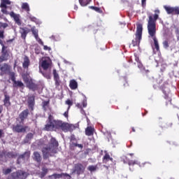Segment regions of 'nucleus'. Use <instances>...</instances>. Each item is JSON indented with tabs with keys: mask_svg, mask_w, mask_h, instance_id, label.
<instances>
[{
	"mask_svg": "<svg viewBox=\"0 0 179 179\" xmlns=\"http://www.w3.org/2000/svg\"><path fill=\"white\" fill-rule=\"evenodd\" d=\"M159 19V14H155L154 17L152 15L149 16L148 22V31L149 36L152 38L154 41L153 50H155L157 52H160V46L159 45V41L156 38V21Z\"/></svg>",
	"mask_w": 179,
	"mask_h": 179,
	"instance_id": "f257e3e1",
	"label": "nucleus"
},
{
	"mask_svg": "<svg viewBox=\"0 0 179 179\" xmlns=\"http://www.w3.org/2000/svg\"><path fill=\"white\" fill-rule=\"evenodd\" d=\"M58 146L59 144L55 138L52 137L48 143V147H45L42 149V153L43 155V159H46L50 157V156H52L51 153L55 155L57 153V150H58Z\"/></svg>",
	"mask_w": 179,
	"mask_h": 179,
	"instance_id": "f03ea898",
	"label": "nucleus"
},
{
	"mask_svg": "<svg viewBox=\"0 0 179 179\" xmlns=\"http://www.w3.org/2000/svg\"><path fill=\"white\" fill-rule=\"evenodd\" d=\"M143 31V27L142 24H137V29L136 32V38L131 42L133 47H136L141 44V40H142V31Z\"/></svg>",
	"mask_w": 179,
	"mask_h": 179,
	"instance_id": "7ed1b4c3",
	"label": "nucleus"
},
{
	"mask_svg": "<svg viewBox=\"0 0 179 179\" xmlns=\"http://www.w3.org/2000/svg\"><path fill=\"white\" fill-rule=\"evenodd\" d=\"M24 123H21L20 121L17 122L16 120V124H13L12 126V131L13 132H16L17 134H22L26 132L29 127L23 126Z\"/></svg>",
	"mask_w": 179,
	"mask_h": 179,
	"instance_id": "20e7f679",
	"label": "nucleus"
},
{
	"mask_svg": "<svg viewBox=\"0 0 179 179\" xmlns=\"http://www.w3.org/2000/svg\"><path fill=\"white\" fill-rule=\"evenodd\" d=\"M62 121L53 120L51 124H46L45 125V131H54V129H59L62 125Z\"/></svg>",
	"mask_w": 179,
	"mask_h": 179,
	"instance_id": "39448f33",
	"label": "nucleus"
},
{
	"mask_svg": "<svg viewBox=\"0 0 179 179\" xmlns=\"http://www.w3.org/2000/svg\"><path fill=\"white\" fill-rule=\"evenodd\" d=\"M27 178V172L22 170L13 172L10 174L8 179H26Z\"/></svg>",
	"mask_w": 179,
	"mask_h": 179,
	"instance_id": "423d86ee",
	"label": "nucleus"
},
{
	"mask_svg": "<svg viewBox=\"0 0 179 179\" xmlns=\"http://www.w3.org/2000/svg\"><path fill=\"white\" fill-rule=\"evenodd\" d=\"M164 9H165L166 13L168 15H179V7H171L169 6H164Z\"/></svg>",
	"mask_w": 179,
	"mask_h": 179,
	"instance_id": "0eeeda50",
	"label": "nucleus"
},
{
	"mask_svg": "<svg viewBox=\"0 0 179 179\" xmlns=\"http://www.w3.org/2000/svg\"><path fill=\"white\" fill-rule=\"evenodd\" d=\"M30 151L24 152L23 154L20 155L17 159V164H20L22 162H27L30 159Z\"/></svg>",
	"mask_w": 179,
	"mask_h": 179,
	"instance_id": "6e6552de",
	"label": "nucleus"
},
{
	"mask_svg": "<svg viewBox=\"0 0 179 179\" xmlns=\"http://www.w3.org/2000/svg\"><path fill=\"white\" fill-rule=\"evenodd\" d=\"M85 170H86V166H83V164L80 163H78L74 166L73 173H76L78 176H80V174H83L85 173Z\"/></svg>",
	"mask_w": 179,
	"mask_h": 179,
	"instance_id": "1a4fd4ad",
	"label": "nucleus"
},
{
	"mask_svg": "<svg viewBox=\"0 0 179 179\" xmlns=\"http://www.w3.org/2000/svg\"><path fill=\"white\" fill-rule=\"evenodd\" d=\"M29 117V109L24 110L22 113H20L18 117L16 118L17 122H19V121L21 123H24V120H27V117Z\"/></svg>",
	"mask_w": 179,
	"mask_h": 179,
	"instance_id": "9d476101",
	"label": "nucleus"
},
{
	"mask_svg": "<svg viewBox=\"0 0 179 179\" xmlns=\"http://www.w3.org/2000/svg\"><path fill=\"white\" fill-rule=\"evenodd\" d=\"M52 62L50 57H45L42 60L41 66L44 71H47L50 66H51Z\"/></svg>",
	"mask_w": 179,
	"mask_h": 179,
	"instance_id": "9b49d317",
	"label": "nucleus"
},
{
	"mask_svg": "<svg viewBox=\"0 0 179 179\" xmlns=\"http://www.w3.org/2000/svg\"><path fill=\"white\" fill-rule=\"evenodd\" d=\"M9 59V52L7 48L1 49V55L0 56V64Z\"/></svg>",
	"mask_w": 179,
	"mask_h": 179,
	"instance_id": "f8f14e48",
	"label": "nucleus"
},
{
	"mask_svg": "<svg viewBox=\"0 0 179 179\" xmlns=\"http://www.w3.org/2000/svg\"><path fill=\"white\" fill-rule=\"evenodd\" d=\"M10 17H13L14 19L15 22L17 26H22V20H20V14H16L15 12L11 11L9 13Z\"/></svg>",
	"mask_w": 179,
	"mask_h": 179,
	"instance_id": "ddd939ff",
	"label": "nucleus"
},
{
	"mask_svg": "<svg viewBox=\"0 0 179 179\" xmlns=\"http://www.w3.org/2000/svg\"><path fill=\"white\" fill-rule=\"evenodd\" d=\"M10 1L9 0H1L0 7L3 8L1 9L2 13H4L5 15H8V11L6 9L8 8V6L6 5H10Z\"/></svg>",
	"mask_w": 179,
	"mask_h": 179,
	"instance_id": "4468645a",
	"label": "nucleus"
},
{
	"mask_svg": "<svg viewBox=\"0 0 179 179\" xmlns=\"http://www.w3.org/2000/svg\"><path fill=\"white\" fill-rule=\"evenodd\" d=\"M53 79L55 80L56 87H59V85H61V80L59 79V74H58L56 69H53Z\"/></svg>",
	"mask_w": 179,
	"mask_h": 179,
	"instance_id": "2eb2a0df",
	"label": "nucleus"
},
{
	"mask_svg": "<svg viewBox=\"0 0 179 179\" xmlns=\"http://www.w3.org/2000/svg\"><path fill=\"white\" fill-rule=\"evenodd\" d=\"M69 177V174L68 173H53L52 175H50L48 176V178L50 179H59V178H62V177Z\"/></svg>",
	"mask_w": 179,
	"mask_h": 179,
	"instance_id": "dca6fc26",
	"label": "nucleus"
},
{
	"mask_svg": "<svg viewBox=\"0 0 179 179\" xmlns=\"http://www.w3.org/2000/svg\"><path fill=\"white\" fill-rule=\"evenodd\" d=\"M0 71H1V75H5L8 73V72H10V66L8 64L4 63L3 66L0 68Z\"/></svg>",
	"mask_w": 179,
	"mask_h": 179,
	"instance_id": "f3484780",
	"label": "nucleus"
},
{
	"mask_svg": "<svg viewBox=\"0 0 179 179\" xmlns=\"http://www.w3.org/2000/svg\"><path fill=\"white\" fill-rule=\"evenodd\" d=\"M26 85L27 87H28V89H30L31 90H33V92H36V90L38 89V86L33 82V80H30V81Z\"/></svg>",
	"mask_w": 179,
	"mask_h": 179,
	"instance_id": "a211bd4d",
	"label": "nucleus"
},
{
	"mask_svg": "<svg viewBox=\"0 0 179 179\" xmlns=\"http://www.w3.org/2000/svg\"><path fill=\"white\" fill-rule=\"evenodd\" d=\"M32 159L34 160V162H36L37 163H41V155H40L39 152L35 151L33 153Z\"/></svg>",
	"mask_w": 179,
	"mask_h": 179,
	"instance_id": "6ab92c4d",
	"label": "nucleus"
},
{
	"mask_svg": "<svg viewBox=\"0 0 179 179\" xmlns=\"http://www.w3.org/2000/svg\"><path fill=\"white\" fill-rule=\"evenodd\" d=\"M30 33V29L27 27H24V28H20V34H21V37L24 40H26V37L27 36V34Z\"/></svg>",
	"mask_w": 179,
	"mask_h": 179,
	"instance_id": "aec40b11",
	"label": "nucleus"
},
{
	"mask_svg": "<svg viewBox=\"0 0 179 179\" xmlns=\"http://www.w3.org/2000/svg\"><path fill=\"white\" fill-rule=\"evenodd\" d=\"M85 135L87 136H93V135H94V127L92 126H88L85 129Z\"/></svg>",
	"mask_w": 179,
	"mask_h": 179,
	"instance_id": "412c9836",
	"label": "nucleus"
},
{
	"mask_svg": "<svg viewBox=\"0 0 179 179\" xmlns=\"http://www.w3.org/2000/svg\"><path fill=\"white\" fill-rule=\"evenodd\" d=\"M30 66V59L27 56H24V61L22 62V67L24 69H29Z\"/></svg>",
	"mask_w": 179,
	"mask_h": 179,
	"instance_id": "4be33fe9",
	"label": "nucleus"
},
{
	"mask_svg": "<svg viewBox=\"0 0 179 179\" xmlns=\"http://www.w3.org/2000/svg\"><path fill=\"white\" fill-rule=\"evenodd\" d=\"M60 129H62V131H63L64 132H69V131H71V124L62 122Z\"/></svg>",
	"mask_w": 179,
	"mask_h": 179,
	"instance_id": "5701e85b",
	"label": "nucleus"
},
{
	"mask_svg": "<svg viewBox=\"0 0 179 179\" xmlns=\"http://www.w3.org/2000/svg\"><path fill=\"white\" fill-rule=\"evenodd\" d=\"M113 157H110V154H108V152H107V151H105V155L103 157L102 162L103 163H104L105 164H107V163H108V162H113Z\"/></svg>",
	"mask_w": 179,
	"mask_h": 179,
	"instance_id": "b1692460",
	"label": "nucleus"
},
{
	"mask_svg": "<svg viewBox=\"0 0 179 179\" xmlns=\"http://www.w3.org/2000/svg\"><path fill=\"white\" fill-rule=\"evenodd\" d=\"M4 99H3V106H5V107H10V96H9V95L8 94H5L4 95Z\"/></svg>",
	"mask_w": 179,
	"mask_h": 179,
	"instance_id": "393cba45",
	"label": "nucleus"
},
{
	"mask_svg": "<svg viewBox=\"0 0 179 179\" xmlns=\"http://www.w3.org/2000/svg\"><path fill=\"white\" fill-rule=\"evenodd\" d=\"M69 87L71 90H76V89H78V82L75 80H71L70 81Z\"/></svg>",
	"mask_w": 179,
	"mask_h": 179,
	"instance_id": "a878e982",
	"label": "nucleus"
},
{
	"mask_svg": "<svg viewBox=\"0 0 179 179\" xmlns=\"http://www.w3.org/2000/svg\"><path fill=\"white\" fill-rule=\"evenodd\" d=\"M34 136V134H33V133H28L25 138L24 139V143H29V142H30V141L33 139Z\"/></svg>",
	"mask_w": 179,
	"mask_h": 179,
	"instance_id": "bb28decb",
	"label": "nucleus"
},
{
	"mask_svg": "<svg viewBox=\"0 0 179 179\" xmlns=\"http://www.w3.org/2000/svg\"><path fill=\"white\" fill-rule=\"evenodd\" d=\"M28 104L31 108H33V107H34V96H31L29 97Z\"/></svg>",
	"mask_w": 179,
	"mask_h": 179,
	"instance_id": "cd10ccee",
	"label": "nucleus"
},
{
	"mask_svg": "<svg viewBox=\"0 0 179 179\" xmlns=\"http://www.w3.org/2000/svg\"><path fill=\"white\" fill-rule=\"evenodd\" d=\"M13 87H24V84H23L22 83V81H19V80L16 81L15 80V82H14L13 83Z\"/></svg>",
	"mask_w": 179,
	"mask_h": 179,
	"instance_id": "c85d7f7f",
	"label": "nucleus"
},
{
	"mask_svg": "<svg viewBox=\"0 0 179 179\" xmlns=\"http://www.w3.org/2000/svg\"><path fill=\"white\" fill-rule=\"evenodd\" d=\"M17 156V154L13 152H8L6 154V157H8V159H15Z\"/></svg>",
	"mask_w": 179,
	"mask_h": 179,
	"instance_id": "c756f323",
	"label": "nucleus"
},
{
	"mask_svg": "<svg viewBox=\"0 0 179 179\" xmlns=\"http://www.w3.org/2000/svg\"><path fill=\"white\" fill-rule=\"evenodd\" d=\"M31 31L32 32V34L34 36L36 39L38 38V30L36 29V27H33L31 29Z\"/></svg>",
	"mask_w": 179,
	"mask_h": 179,
	"instance_id": "7c9ffc66",
	"label": "nucleus"
},
{
	"mask_svg": "<svg viewBox=\"0 0 179 179\" xmlns=\"http://www.w3.org/2000/svg\"><path fill=\"white\" fill-rule=\"evenodd\" d=\"M90 2H92V0H79L80 5H81V6H87Z\"/></svg>",
	"mask_w": 179,
	"mask_h": 179,
	"instance_id": "2f4dec72",
	"label": "nucleus"
},
{
	"mask_svg": "<svg viewBox=\"0 0 179 179\" xmlns=\"http://www.w3.org/2000/svg\"><path fill=\"white\" fill-rule=\"evenodd\" d=\"M22 9H24L26 12H30V7L29 6V3H23L22 4Z\"/></svg>",
	"mask_w": 179,
	"mask_h": 179,
	"instance_id": "473e14b6",
	"label": "nucleus"
},
{
	"mask_svg": "<svg viewBox=\"0 0 179 179\" xmlns=\"http://www.w3.org/2000/svg\"><path fill=\"white\" fill-rule=\"evenodd\" d=\"M88 171L93 173V171H96L97 170V165H90L87 167Z\"/></svg>",
	"mask_w": 179,
	"mask_h": 179,
	"instance_id": "72a5a7b5",
	"label": "nucleus"
},
{
	"mask_svg": "<svg viewBox=\"0 0 179 179\" xmlns=\"http://www.w3.org/2000/svg\"><path fill=\"white\" fill-rule=\"evenodd\" d=\"M22 79H23L24 83H26V85H27V83H29L31 80L30 78H29V76H27V74H23Z\"/></svg>",
	"mask_w": 179,
	"mask_h": 179,
	"instance_id": "f704fd0d",
	"label": "nucleus"
},
{
	"mask_svg": "<svg viewBox=\"0 0 179 179\" xmlns=\"http://www.w3.org/2000/svg\"><path fill=\"white\" fill-rule=\"evenodd\" d=\"M47 173H48V169L44 167L42 168V173H41V178H43V177H45Z\"/></svg>",
	"mask_w": 179,
	"mask_h": 179,
	"instance_id": "c9c22d12",
	"label": "nucleus"
},
{
	"mask_svg": "<svg viewBox=\"0 0 179 179\" xmlns=\"http://www.w3.org/2000/svg\"><path fill=\"white\" fill-rule=\"evenodd\" d=\"M50 104V101H44L43 102V109L44 110V111H47V107H48Z\"/></svg>",
	"mask_w": 179,
	"mask_h": 179,
	"instance_id": "e433bc0d",
	"label": "nucleus"
},
{
	"mask_svg": "<svg viewBox=\"0 0 179 179\" xmlns=\"http://www.w3.org/2000/svg\"><path fill=\"white\" fill-rule=\"evenodd\" d=\"M9 76H10V78L13 83L16 81V77H15L14 72H10Z\"/></svg>",
	"mask_w": 179,
	"mask_h": 179,
	"instance_id": "4c0bfd02",
	"label": "nucleus"
},
{
	"mask_svg": "<svg viewBox=\"0 0 179 179\" xmlns=\"http://www.w3.org/2000/svg\"><path fill=\"white\" fill-rule=\"evenodd\" d=\"M126 163H127L129 166H135V164H136V161L128 159Z\"/></svg>",
	"mask_w": 179,
	"mask_h": 179,
	"instance_id": "58836bf2",
	"label": "nucleus"
},
{
	"mask_svg": "<svg viewBox=\"0 0 179 179\" xmlns=\"http://www.w3.org/2000/svg\"><path fill=\"white\" fill-rule=\"evenodd\" d=\"M53 117L52 115H49L48 118V123L47 124H51L55 120H53Z\"/></svg>",
	"mask_w": 179,
	"mask_h": 179,
	"instance_id": "ea45409f",
	"label": "nucleus"
},
{
	"mask_svg": "<svg viewBox=\"0 0 179 179\" xmlns=\"http://www.w3.org/2000/svg\"><path fill=\"white\" fill-rule=\"evenodd\" d=\"M3 174H5L6 176L8 175V174H10V173H12V169H3Z\"/></svg>",
	"mask_w": 179,
	"mask_h": 179,
	"instance_id": "a19ab883",
	"label": "nucleus"
},
{
	"mask_svg": "<svg viewBox=\"0 0 179 179\" xmlns=\"http://www.w3.org/2000/svg\"><path fill=\"white\" fill-rule=\"evenodd\" d=\"M163 45H164V48H169V39L165 40L163 43H162Z\"/></svg>",
	"mask_w": 179,
	"mask_h": 179,
	"instance_id": "79ce46f5",
	"label": "nucleus"
},
{
	"mask_svg": "<svg viewBox=\"0 0 179 179\" xmlns=\"http://www.w3.org/2000/svg\"><path fill=\"white\" fill-rule=\"evenodd\" d=\"M66 104H67L69 106L68 110H69V108H71V106H72V104H73V102H72V101H71V99H68L66 101Z\"/></svg>",
	"mask_w": 179,
	"mask_h": 179,
	"instance_id": "37998d69",
	"label": "nucleus"
},
{
	"mask_svg": "<svg viewBox=\"0 0 179 179\" xmlns=\"http://www.w3.org/2000/svg\"><path fill=\"white\" fill-rule=\"evenodd\" d=\"M8 23H3L0 22V29H6V27H8Z\"/></svg>",
	"mask_w": 179,
	"mask_h": 179,
	"instance_id": "c03bdc74",
	"label": "nucleus"
},
{
	"mask_svg": "<svg viewBox=\"0 0 179 179\" xmlns=\"http://www.w3.org/2000/svg\"><path fill=\"white\" fill-rule=\"evenodd\" d=\"M29 19L31 20V22H34V23H37V18L36 17L29 16Z\"/></svg>",
	"mask_w": 179,
	"mask_h": 179,
	"instance_id": "a18cd8bd",
	"label": "nucleus"
},
{
	"mask_svg": "<svg viewBox=\"0 0 179 179\" xmlns=\"http://www.w3.org/2000/svg\"><path fill=\"white\" fill-rule=\"evenodd\" d=\"M5 34V31L0 30V38H5V36L3 35Z\"/></svg>",
	"mask_w": 179,
	"mask_h": 179,
	"instance_id": "49530a36",
	"label": "nucleus"
},
{
	"mask_svg": "<svg viewBox=\"0 0 179 179\" xmlns=\"http://www.w3.org/2000/svg\"><path fill=\"white\" fill-rule=\"evenodd\" d=\"M36 41H38V44H41V45H44V42H43V41L41 40V38H38L36 39Z\"/></svg>",
	"mask_w": 179,
	"mask_h": 179,
	"instance_id": "de8ad7c7",
	"label": "nucleus"
},
{
	"mask_svg": "<svg viewBox=\"0 0 179 179\" xmlns=\"http://www.w3.org/2000/svg\"><path fill=\"white\" fill-rule=\"evenodd\" d=\"M134 57H135V61L137 62H141V60L139 59V57L138 56V54L134 53Z\"/></svg>",
	"mask_w": 179,
	"mask_h": 179,
	"instance_id": "09e8293b",
	"label": "nucleus"
},
{
	"mask_svg": "<svg viewBox=\"0 0 179 179\" xmlns=\"http://www.w3.org/2000/svg\"><path fill=\"white\" fill-rule=\"evenodd\" d=\"M0 45H1L2 48L1 49H4V48H8V46H6L3 44V42L2 41V40L0 39Z\"/></svg>",
	"mask_w": 179,
	"mask_h": 179,
	"instance_id": "8fccbe9b",
	"label": "nucleus"
},
{
	"mask_svg": "<svg viewBox=\"0 0 179 179\" xmlns=\"http://www.w3.org/2000/svg\"><path fill=\"white\" fill-rule=\"evenodd\" d=\"M137 65L138 68H139L140 69H141V68H143V64H142V62H137Z\"/></svg>",
	"mask_w": 179,
	"mask_h": 179,
	"instance_id": "3c124183",
	"label": "nucleus"
},
{
	"mask_svg": "<svg viewBox=\"0 0 179 179\" xmlns=\"http://www.w3.org/2000/svg\"><path fill=\"white\" fill-rule=\"evenodd\" d=\"M43 50H45V51H50V50H51V48L43 45Z\"/></svg>",
	"mask_w": 179,
	"mask_h": 179,
	"instance_id": "603ef678",
	"label": "nucleus"
},
{
	"mask_svg": "<svg viewBox=\"0 0 179 179\" xmlns=\"http://www.w3.org/2000/svg\"><path fill=\"white\" fill-rule=\"evenodd\" d=\"M82 104H83V107H87V102L86 101H83L82 102Z\"/></svg>",
	"mask_w": 179,
	"mask_h": 179,
	"instance_id": "864d4df0",
	"label": "nucleus"
},
{
	"mask_svg": "<svg viewBox=\"0 0 179 179\" xmlns=\"http://www.w3.org/2000/svg\"><path fill=\"white\" fill-rule=\"evenodd\" d=\"M5 133H3V129H0V139L1 138H2L3 136Z\"/></svg>",
	"mask_w": 179,
	"mask_h": 179,
	"instance_id": "5fc2aeb1",
	"label": "nucleus"
},
{
	"mask_svg": "<svg viewBox=\"0 0 179 179\" xmlns=\"http://www.w3.org/2000/svg\"><path fill=\"white\" fill-rule=\"evenodd\" d=\"M43 76L46 78V79H50V74H45V73H43Z\"/></svg>",
	"mask_w": 179,
	"mask_h": 179,
	"instance_id": "6e6d98bb",
	"label": "nucleus"
},
{
	"mask_svg": "<svg viewBox=\"0 0 179 179\" xmlns=\"http://www.w3.org/2000/svg\"><path fill=\"white\" fill-rule=\"evenodd\" d=\"M68 111H69V110H67L66 112H64V116L66 117V118H68Z\"/></svg>",
	"mask_w": 179,
	"mask_h": 179,
	"instance_id": "4d7b16f0",
	"label": "nucleus"
},
{
	"mask_svg": "<svg viewBox=\"0 0 179 179\" xmlns=\"http://www.w3.org/2000/svg\"><path fill=\"white\" fill-rule=\"evenodd\" d=\"M3 111V106L2 105H0V114H2Z\"/></svg>",
	"mask_w": 179,
	"mask_h": 179,
	"instance_id": "13d9d810",
	"label": "nucleus"
},
{
	"mask_svg": "<svg viewBox=\"0 0 179 179\" xmlns=\"http://www.w3.org/2000/svg\"><path fill=\"white\" fill-rule=\"evenodd\" d=\"M76 107H78V108H81V109L83 108L82 104H80V103H77Z\"/></svg>",
	"mask_w": 179,
	"mask_h": 179,
	"instance_id": "bf43d9fd",
	"label": "nucleus"
},
{
	"mask_svg": "<svg viewBox=\"0 0 179 179\" xmlns=\"http://www.w3.org/2000/svg\"><path fill=\"white\" fill-rule=\"evenodd\" d=\"M70 140H71V141H76V138H75V136H71Z\"/></svg>",
	"mask_w": 179,
	"mask_h": 179,
	"instance_id": "052dcab7",
	"label": "nucleus"
},
{
	"mask_svg": "<svg viewBox=\"0 0 179 179\" xmlns=\"http://www.w3.org/2000/svg\"><path fill=\"white\" fill-rule=\"evenodd\" d=\"M77 148H80V149H83V145H82V144H77Z\"/></svg>",
	"mask_w": 179,
	"mask_h": 179,
	"instance_id": "680f3d73",
	"label": "nucleus"
},
{
	"mask_svg": "<svg viewBox=\"0 0 179 179\" xmlns=\"http://www.w3.org/2000/svg\"><path fill=\"white\" fill-rule=\"evenodd\" d=\"M162 93H164V94H165V99H167V93L166 92V91L164 90H162Z\"/></svg>",
	"mask_w": 179,
	"mask_h": 179,
	"instance_id": "e2e57ef3",
	"label": "nucleus"
},
{
	"mask_svg": "<svg viewBox=\"0 0 179 179\" xmlns=\"http://www.w3.org/2000/svg\"><path fill=\"white\" fill-rule=\"evenodd\" d=\"M94 10L99 12V10H100V8L99 7H95V8H94Z\"/></svg>",
	"mask_w": 179,
	"mask_h": 179,
	"instance_id": "0e129e2a",
	"label": "nucleus"
},
{
	"mask_svg": "<svg viewBox=\"0 0 179 179\" xmlns=\"http://www.w3.org/2000/svg\"><path fill=\"white\" fill-rule=\"evenodd\" d=\"M71 145H72V146L78 147V143H72Z\"/></svg>",
	"mask_w": 179,
	"mask_h": 179,
	"instance_id": "69168bd1",
	"label": "nucleus"
},
{
	"mask_svg": "<svg viewBox=\"0 0 179 179\" xmlns=\"http://www.w3.org/2000/svg\"><path fill=\"white\" fill-rule=\"evenodd\" d=\"M13 40H15L14 38L13 39H9L7 41V43H12V41H13Z\"/></svg>",
	"mask_w": 179,
	"mask_h": 179,
	"instance_id": "338daca9",
	"label": "nucleus"
},
{
	"mask_svg": "<svg viewBox=\"0 0 179 179\" xmlns=\"http://www.w3.org/2000/svg\"><path fill=\"white\" fill-rule=\"evenodd\" d=\"M129 62L131 63L134 62V60H132V58H130L129 60Z\"/></svg>",
	"mask_w": 179,
	"mask_h": 179,
	"instance_id": "774afa93",
	"label": "nucleus"
}]
</instances>
